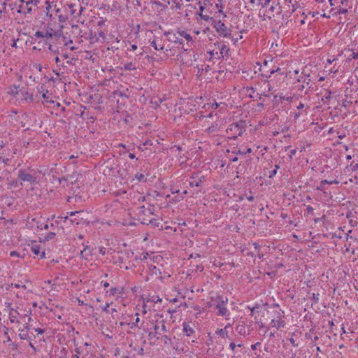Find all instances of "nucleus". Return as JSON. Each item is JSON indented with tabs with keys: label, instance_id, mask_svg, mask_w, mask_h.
<instances>
[{
	"label": "nucleus",
	"instance_id": "1",
	"mask_svg": "<svg viewBox=\"0 0 358 358\" xmlns=\"http://www.w3.org/2000/svg\"><path fill=\"white\" fill-rule=\"evenodd\" d=\"M201 120L203 122V127L209 132L215 131L223 124V121L219 118L217 114H213V111L207 115H201Z\"/></svg>",
	"mask_w": 358,
	"mask_h": 358
},
{
	"label": "nucleus",
	"instance_id": "2",
	"mask_svg": "<svg viewBox=\"0 0 358 358\" xmlns=\"http://www.w3.org/2000/svg\"><path fill=\"white\" fill-rule=\"evenodd\" d=\"M294 77H292V90L296 92H302L309 84V82L306 81L307 77L303 73L299 75V70H294Z\"/></svg>",
	"mask_w": 358,
	"mask_h": 358
},
{
	"label": "nucleus",
	"instance_id": "3",
	"mask_svg": "<svg viewBox=\"0 0 358 358\" xmlns=\"http://www.w3.org/2000/svg\"><path fill=\"white\" fill-rule=\"evenodd\" d=\"M271 314V311L265 307H254L251 310V315L254 317L260 329L265 327V321L262 320V318H259V316L262 315V317L266 316L269 318Z\"/></svg>",
	"mask_w": 358,
	"mask_h": 358
},
{
	"label": "nucleus",
	"instance_id": "4",
	"mask_svg": "<svg viewBox=\"0 0 358 358\" xmlns=\"http://www.w3.org/2000/svg\"><path fill=\"white\" fill-rule=\"evenodd\" d=\"M21 4L19 5L18 13H29L34 7L40 3L41 0H19Z\"/></svg>",
	"mask_w": 358,
	"mask_h": 358
},
{
	"label": "nucleus",
	"instance_id": "5",
	"mask_svg": "<svg viewBox=\"0 0 358 358\" xmlns=\"http://www.w3.org/2000/svg\"><path fill=\"white\" fill-rule=\"evenodd\" d=\"M227 133L229 138H236L243 133V124L241 122H234L231 124L227 129Z\"/></svg>",
	"mask_w": 358,
	"mask_h": 358
},
{
	"label": "nucleus",
	"instance_id": "6",
	"mask_svg": "<svg viewBox=\"0 0 358 358\" xmlns=\"http://www.w3.org/2000/svg\"><path fill=\"white\" fill-rule=\"evenodd\" d=\"M213 27L220 36L224 38H228L231 36L230 30L221 20L215 21Z\"/></svg>",
	"mask_w": 358,
	"mask_h": 358
},
{
	"label": "nucleus",
	"instance_id": "7",
	"mask_svg": "<svg viewBox=\"0 0 358 358\" xmlns=\"http://www.w3.org/2000/svg\"><path fill=\"white\" fill-rule=\"evenodd\" d=\"M34 224H35L36 227L41 230L49 229V224L48 221L45 220L44 217H35L31 220Z\"/></svg>",
	"mask_w": 358,
	"mask_h": 358
},
{
	"label": "nucleus",
	"instance_id": "8",
	"mask_svg": "<svg viewBox=\"0 0 358 358\" xmlns=\"http://www.w3.org/2000/svg\"><path fill=\"white\" fill-rule=\"evenodd\" d=\"M18 178L22 182H34L35 179L29 173H26L22 170H20L18 172Z\"/></svg>",
	"mask_w": 358,
	"mask_h": 358
},
{
	"label": "nucleus",
	"instance_id": "9",
	"mask_svg": "<svg viewBox=\"0 0 358 358\" xmlns=\"http://www.w3.org/2000/svg\"><path fill=\"white\" fill-rule=\"evenodd\" d=\"M31 251L36 255L40 256L41 258H44L45 257V252L43 250H42L41 245L39 244H32L31 245Z\"/></svg>",
	"mask_w": 358,
	"mask_h": 358
},
{
	"label": "nucleus",
	"instance_id": "10",
	"mask_svg": "<svg viewBox=\"0 0 358 358\" xmlns=\"http://www.w3.org/2000/svg\"><path fill=\"white\" fill-rule=\"evenodd\" d=\"M271 324L273 327L280 329L283 327L285 324V321L281 319L280 316L271 319Z\"/></svg>",
	"mask_w": 358,
	"mask_h": 358
},
{
	"label": "nucleus",
	"instance_id": "11",
	"mask_svg": "<svg viewBox=\"0 0 358 358\" xmlns=\"http://www.w3.org/2000/svg\"><path fill=\"white\" fill-rule=\"evenodd\" d=\"M217 308L218 309V313L222 316H228L229 315V310L225 306L224 301H222L221 303L217 305Z\"/></svg>",
	"mask_w": 358,
	"mask_h": 358
},
{
	"label": "nucleus",
	"instance_id": "12",
	"mask_svg": "<svg viewBox=\"0 0 358 358\" xmlns=\"http://www.w3.org/2000/svg\"><path fill=\"white\" fill-rule=\"evenodd\" d=\"M182 330L187 336H190L194 332L193 328L187 322L182 323Z\"/></svg>",
	"mask_w": 358,
	"mask_h": 358
},
{
	"label": "nucleus",
	"instance_id": "13",
	"mask_svg": "<svg viewBox=\"0 0 358 358\" xmlns=\"http://www.w3.org/2000/svg\"><path fill=\"white\" fill-rule=\"evenodd\" d=\"M49 229L50 231L49 234L46 237L47 239L52 238L56 235V234L57 233V231L59 230L58 227H55L53 223H52V222L49 224Z\"/></svg>",
	"mask_w": 358,
	"mask_h": 358
},
{
	"label": "nucleus",
	"instance_id": "14",
	"mask_svg": "<svg viewBox=\"0 0 358 358\" xmlns=\"http://www.w3.org/2000/svg\"><path fill=\"white\" fill-rule=\"evenodd\" d=\"M36 36L37 37L41 38H51L52 36V34L51 33H49L48 31H37L36 33Z\"/></svg>",
	"mask_w": 358,
	"mask_h": 358
},
{
	"label": "nucleus",
	"instance_id": "15",
	"mask_svg": "<svg viewBox=\"0 0 358 358\" xmlns=\"http://www.w3.org/2000/svg\"><path fill=\"white\" fill-rule=\"evenodd\" d=\"M215 45L217 46L218 49L220 51V54L222 55H223L224 53H226L228 51V49L227 48V46L224 44L215 43Z\"/></svg>",
	"mask_w": 358,
	"mask_h": 358
},
{
	"label": "nucleus",
	"instance_id": "16",
	"mask_svg": "<svg viewBox=\"0 0 358 358\" xmlns=\"http://www.w3.org/2000/svg\"><path fill=\"white\" fill-rule=\"evenodd\" d=\"M178 34L186 39L187 41H192V38L190 34H187L185 31H179Z\"/></svg>",
	"mask_w": 358,
	"mask_h": 358
},
{
	"label": "nucleus",
	"instance_id": "17",
	"mask_svg": "<svg viewBox=\"0 0 358 358\" xmlns=\"http://www.w3.org/2000/svg\"><path fill=\"white\" fill-rule=\"evenodd\" d=\"M346 217L347 218L350 219V224L351 227H355L357 226V222L356 220H354L352 219H351V217H352V212H348L346 215Z\"/></svg>",
	"mask_w": 358,
	"mask_h": 358
},
{
	"label": "nucleus",
	"instance_id": "18",
	"mask_svg": "<svg viewBox=\"0 0 358 358\" xmlns=\"http://www.w3.org/2000/svg\"><path fill=\"white\" fill-rule=\"evenodd\" d=\"M219 106V104L217 103H208L207 104L203 106V108H208V109H217Z\"/></svg>",
	"mask_w": 358,
	"mask_h": 358
},
{
	"label": "nucleus",
	"instance_id": "19",
	"mask_svg": "<svg viewBox=\"0 0 358 358\" xmlns=\"http://www.w3.org/2000/svg\"><path fill=\"white\" fill-rule=\"evenodd\" d=\"M133 180H136L139 182L145 180V176L140 173H136Z\"/></svg>",
	"mask_w": 358,
	"mask_h": 358
},
{
	"label": "nucleus",
	"instance_id": "20",
	"mask_svg": "<svg viewBox=\"0 0 358 358\" xmlns=\"http://www.w3.org/2000/svg\"><path fill=\"white\" fill-rule=\"evenodd\" d=\"M216 333L223 338L227 337L228 334V331L226 330V328L218 329Z\"/></svg>",
	"mask_w": 358,
	"mask_h": 358
},
{
	"label": "nucleus",
	"instance_id": "21",
	"mask_svg": "<svg viewBox=\"0 0 358 358\" xmlns=\"http://www.w3.org/2000/svg\"><path fill=\"white\" fill-rule=\"evenodd\" d=\"M9 318L12 323H15L18 322L16 316V312H10L9 314Z\"/></svg>",
	"mask_w": 358,
	"mask_h": 358
},
{
	"label": "nucleus",
	"instance_id": "22",
	"mask_svg": "<svg viewBox=\"0 0 358 358\" xmlns=\"http://www.w3.org/2000/svg\"><path fill=\"white\" fill-rule=\"evenodd\" d=\"M136 69V68L135 65L131 62L125 64L124 66V69L128 70V71L135 70Z\"/></svg>",
	"mask_w": 358,
	"mask_h": 358
},
{
	"label": "nucleus",
	"instance_id": "23",
	"mask_svg": "<svg viewBox=\"0 0 358 358\" xmlns=\"http://www.w3.org/2000/svg\"><path fill=\"white\" fill-rule=\"evenodd\" d=\"M90 252V250L89 248H86L83 251H81L80 255L83 258H85V259H88L87 255Z\"/></svg>",
	"mask_w": 358,
	"mask_h": 358
},
{
	"label": "nucleus",
	"instance_id": "24",
	"mask_svg": "<svg viewBox=\"0 0 358 358\" xmlns=\"http://www.w3.org/2000/svg\"><path fill=\"white\" fill-rule=\"evenodd\" d=\"M324 184H330V185L338 184V181L336 180H324L321 181V185H322Z\"/></svg>",
	"mask_w": 358,
	"mask_h": 358
},
{
	"label": "nucleus",
	"instance_id": "25",
	"mask_svg": "<svg viewBox=\"0 0 358 358\" xmlns=\"http://www.w3.org/2000/svg\"><path fill=\"white\" fill-rule=\"evenodd\" d=\"M201 182V180H192L189 182V185L192 187H199Z\"/></svg>",
	"mask_w": 358,
	"mask_h": 358
},
{
	"label": "nucleus",
	"instance_id": "26",
	"mask_svg": "<svg viewBox=\"0 0 358 358\" xmlns=\"http://www.w3.org/2000/svg\"><path fill=\"white\" fill-rule=\"evenodd\" d=\"M300 115H306V112L305 110H299L298 113H294V117L297 118Z\"/></svg>",
	"mask_w": 358,
	"mask_h": 358
},
{
	"label": "nucleus",
	"instance_id": "27",
	"mask_svg": "<svg viewBox=\"0 0 358 358\" xmlns=\"http://www.w3.org/2000/svg\"><path fill=\"white\" fill-rule=\"evenodd\" d=\"M151 45L156 50H162L164 48L163 46H161L159 48H158L155 41H152L151 42Z\"/></svg>",
	"mask_w": 358,
	"mask_h": 358
},
{
	"label": "nucleus",
	"instance_id": "28",
	"mask_svg": "<svg viewBox=\"0 0 358 358\" xmlns=\"http://www.w3.org/2000/svg\"><path fill=\"white\" fill-rule=\"evenodd\" d=\"M313 300L315 303H318L319 301V294H313Z\"/></svg>",
	"mask_w": 358,
	"mask_h": 358
},
{
	"label": "nucleus",
	"instance_id": "29",
	"mask_svg": "<svg viewBox=\"0 0 358 358\" xmlns=\"http://www.w3.org/2000/svg\"><path fill=\"white\" fill-rule=\"evenodd\" d=\"M192 31L193 33H194L196 35L200 34L201 32L202 31L200 29H197V28H192Z\"/></svg>",
	"mask_w": 358,
	"mask_h": 358
},
{
	"label": "nucleus",
	"instance_id": "30",
	"mask_svg": "<svg viewBox=\"0 0 358 358\" xmlns=\"http://www.w3.org/2000/svg\"><path fill=\"white\" fill-rule=\"evenodd\" d=\"M208 53L211 57H213L215 55H218V52H215V50H209L208 51Z\"/></svg>",
	"mask_w": 358,
	"mask_h": 358
},
{
	"label": "nucleus",
	"instance_id": "31",
	"mask_svg": "<svg viewBox=\"0 0 358 358\" xmlns=\"http://www.w3.org/2000/svg\"><path fill=\"white\" fill-rule=\"evenodd\" d=\"M148 337H149V338H150V339H155V338H157V336H156V334H154V333H152V332L149 333V334H148Z\"/></svg>",
	"mask_w": 358,
	"mask_h": 358
},
{
	"label": "nucleus",
	"instance_id": "32",
	"mask_svg": "<svg viewBox=\"0 0 358 358\" xmlns=\"http://www.w3.org/2000/svg\"><path fill=\"white\" fill-rule=\"evenodd\" d=\"M243 38V36L242 35H240V36L238 38H234L232 37L231 38V41L234 42V43H236L238 41V39H241Z\"/></svg>",
	"mask_w": 358,
	"mask_h": 358
},
{
	"label": "nucleus",
	"instance_id": "33",
	"mask_svg": "<svg viewBox=\"0 0 358 358\" xmlns=\"http://www.w3.org/2000/svg\"><path fill=\"white\" fill-rule=\"evenodd\" d=\"M110 310L109 308V303H106L103 307V310L106 313H108V311Z\"/></svg>",
	"mask_w": 358,
	"mask_h": 358
},
{
	"label": "nucleus",
	"instance_id": "34",
	"mask_svg": "<svg viewBox=\"0 0 358 358\" xmlns=\"http://www.w3.org/2000/svg\"><path fill=\"white\" fill-rule=\"evenodd\" d=\"M115 313H117V310L114 308H110L107 313L113 315Z\"/></svg>",
	"mask_w": 358,
	"mask_h": 358
},
{
	"label": "nucleus",
	"instance_id": "35",
	"mask_svg": "<svg viewBox=\"0 0 358 358\" xmlns=\"http://www.w3.org/2000/svg\"><path fill=\"white\" fill-rule=\"evenodd\" d=\"M304 108V105L301 103H299V104L298 106H296V108L297 110H303V108Z\"/></svg>",
	"mask_w": 358,
	"mask_h": 358
},
{
	"label": "nucleus",
	"instance_id": "36",
	"mask_svg": "<svg viewBox=\"0 0 358 358\" xmlns=\"http://www.w3.org/2000/svg\"><path fill=\"white\" fill-rule=\"evenodd\" d=\"M99 252L100 254H101L102 255H104L106 254V248H103V247H101L99 248Z\"/></svg>",
	"mask_w": 358,
	"mask_h": 358
},
{
	"label": "nucleus",
	"instance_id": "37",
	"mask_svg": "<svg viewBox=\"0 0 358 358\" xmlns=\"http://www.w3.org/2000/svg\"><path fill=\"white\" fill-rule=\"evenodd\" d=\"M136 315L137 317L136 319L135 322L133 324L134 326H137L138 322H139V321H140V319L138 317V313H136Z\"/></svg>",
	"mask_w": 358,
	"mask_h": 358
},
{
	"label": "nucleus",
	"instance_id": "38",
	"mask_svg": "<svg viewBox=\"0 0 358 358\" xmlns=\"http://www.w3.org/2000/svg\"><path fill=\"white\" fill-rule=\"evenodd\" d=\"M347 12H348V10L346 8H341L338 10V13H341V14H345Z\"/></svg>",
	"mask_w": 358,
	"mask_h": 358
},
{
	"label": "nucleus",
	"instance_id": "39",
	"mask_svg": "<svg viewBox=\"0 0 358 358\" xmlns=\"http://www.w3.org/2000/svg\"><path fill=\"white\" fill-rule=\"evenodd\" d=\"M10 255L11 257H18L19 256L18 253L17 252H15V251L11 252Z\"/></svg>",
	"mask_w": 358,
	"mask_h": 358
},
{
	"label": "nucleus",
	"instance_id": "40",
	"mask_svg": "<svg viewBox=\"0 0 358 358\" xmlns=\"http://www.w3.org/2000/svg\"><path fill=\"white\" fill-rule=\"evenodd\" d=\"M160 301H161V299L159 296L153 297V299H152V301H154L155 303H157Z\"/></svg>",
	"mask_w": 358,
	"mask_h": 358
},
{
	"label": "nucleus",
	"instance_id": "41",
	"mask_svg": "<svg viewBox=\"0 0 358 358\" xmlns=\"http://www.w3.org/2000/svg\"><path fill=\"white\" fill-rule=\"evenodd\" d=\"M229 348H230L232 350H234L235 349V348H236V344H235L234 343H231L229 344Z\"/></svg>",
	"mask_w": 358,
	"mask_h": 358
},
{
	"label": "nucleus",
	"instance_id": "42",
	"mask_svg": "<svg viewBox=\"0 0 358 358\" xmlns=\"http://www.w3.org/2000/svg\"><path fill=\"white\" fill-rule=\"evenodd\" d=\"M136 49H137V45L136 44L131 45V49H130L131 51H135Z\"/></svg>",
	"mask_w": 358,
	"mask_h": 358
},
{
	"label": "nucleus",
	"instance_id": "43",
	"mask_svg": "<svg viewBox=\"0 0 358 358\" xmlns=\"http://www.w3.org/2000/svg\"><path fill=\"white\" fill-rule=\"evenodd\" d=\"M352 57L353 59H358V52H353L352 55Z\"/></svg>",
	"mask_w": 358,
	"mask_h": 358
},
{
	"label": "nucleus",
	"instance_id": "44",
	"mask_svg": "<svg viewBox=\"0 0 358 358\" xmlns=\"http://www.w3.org/2000/svg\"><path fill=\"white\" fill-rule=\"evenodd\" d=\"M329 2L331 6H335L336 0H329Z\"/></svg>",
	"mask_w": 358,
	"mask_h": 358
},
{
	"label": "nucleus",
	"instance_id": "45",
	"mask_svg": "<svg viewBox=\"0 0 358 358\" xmlns=\"http://www.w3.org/2000/svg\"><path fill=\"white\" fill-rule=\"evenodd\" d=\"M331 98V92H328L327 94L325 96L326 99H329Z\"/></svg>",
	"mask_w": 358,
	"mask_h": 358
},
{
	"label": "nucleus",
	"instance_id": "46",
	"mask_svg": "<svg viewBox=\"0 0 358 358\" xmlns=\"http://www.w3.org/2000/svg\"><path fill=\"white\" fill-rule=\"evenodd\" d=\"M292 238H296V239H297V240H301V239H302V238H300L299 236H297V235H296V234H292Z\"/></svg>",
	"mask_w": 358,
	"mask_h": 358
},
{
	"label": "nucleus",
	"instance_id": "47",
	"mask_svg": "<svg viewBox=\"0 0 358 358\" xmlns=\"http://www.w3.org/2000/svg\"><path fill=\"white\" fill-rule=\"evenodd\" d=\"M218 13H219L220 14H222V15H223V17H226V15H225V14L223 13V10H222V8H220V9H219V10H218Z\"/></svg>",
	"mask_w": 358,
	"mask_h": 358
},
{
	"label": "nucleus",
	"instance_id": "48",
	"mask_svg": "<svg viewBox=\"0 0 358 358\" xmlns=\"http://www.w3.org/2000/svg\"><path fill=\"white\" fill-rule=\"evenodd\" d=\"M129 157L130 159H134L136 157H135V155L134 153H129Z\"/></svg>",
	"mask_w": 358,
	"mask_h": 358
},
{
	"label": "nucleus",
	"instance_id": "49",
	"mask_svg": "<svg viewBox=\"0 0 358 358\" xmlns=\"http://www.w3.org/2000/svg\"><path fill=\"white\" fill-rule=\"evenodd\" d=\"M307 210H308V213H310L313 210V208L310 206H308Z\"/></svg>",
	"mask_w": 358,
	"mask_h": 358
},
{
	"label": "nucleus",
	"instance_id": "50",
	"mask_svg": "<svg viewBox=\"0 0 358 358\" xmlns=\"http://www.w3.org/2000/svg\"><path fill=\"white\" fill-rule=\"evenodd\" d=\"M36 331L38 333V334H43V330L41 329H36Z\"/></svg>",
	"mask_w": 358,
	"mask_h": 358
},
{
	"label": "nucleus",
	"instance_id": "51",
	"mask_svg": "<svg viewBox=\"0 0 358 358\" xmlns=\"http://www.w3.org/2000/svg\"><path fill=\"white\" fill-rule=\"evenodd\" d=\"M348 0H341V4L345 5Z\"/></svg>",
	"mask_w": 358,
	"mask_h": 358
},
{
	"label": "nucleus",
	"instance_id": "52",
	"mask_svg": "<svg viewBox=\"0 0 358 358\" xmlns=\"http://www.w3.org/2000/svg\"><path fill=\"white\" fill-rule=\"evenodd\" d=\"M77 213H78V212L76 211V212H71L69 214L70 216H73V215H75Z\"/></svg>",
	"mask_w": 358,
	"mask_h": 358
},
{
	"label": "nucleus",
	"instance_id": "53",
	"mask_svg": "<svg viewBox=\"0 0 358 358\" xmlns=\"http://www.w3.org/2000/svg\"><path fill=\"white\" fill-rule=\"evenodd\" d=\"M352 232V230H350L348 231V233H351ZM349 238H352V236H350V235H349V234H347V240H348Z\"/></svg>",
	"mask_w": 358,
	"mask_h": 358
},
{
	"label": "nucleus",
	"instance_id": "54",
	"mask_svg": "<svg viewBox=\"0 0 358 358\" xmlns=\"http://www.w3.org/2000/svg\"><path fill=\"white\" fill-rule=\"evenodd\" d=\"M271 0H264V6H266L270 3Z\"/></svg>",
	"mask_w": 358,
	"mask_h": 358
},
{
	"label": "nucleus",
	"instance_id": "55",
	"mask_svg": "<svg viewBox=\"0 0 358 358\" xmlns=\"http://www.w3.org/2000/svg\"><path fill=\"white\" fill-rule=\"evenodd\" d=\"M322 16L326 18H330V15H327L325 13L322 14Z\"/></svg>",
	"mask_w": 358,
	"mask_h": 358
},
{
	"label": "nucleus",
	"instance_id": "56",
	"mask_svg": "<svg viewBox=\"0 0 358 358\" xmlns=\"http://www.w3.org/2000/svg\"><path fill=\"white\" fill-rule=\"evenodd\" d=\"M258 344H259V343H257L256 344L252 345V348L253 350L256 349V345H258Z\"/></svg>",
	"mask_w": 358,
	"mask_h": 358
},
{
	"label": "nucleus",
	"instance_id": "57",
	"mask_svg": "<svg viewBox=\"0 0 358 358\" xmlns=\"http://www.w3.org/2000/svg\"><path fill=\"white\" fill-rule=\"evenodd\" d=\"M317 3H323L324 0H315Z\"/></svg>",
	"mask_w": 358,
	"mask_h": 358
},
{
	"label": "nucleus",
	"instance_id": "58",
	"mask_svg": "<svg viewBox=\"0 0 358 358\" xmlns=\"http://www.w3.org/2000/svg\"><path fill=\"white\" fill-rule=\"evenodd\" d=\"M231 327V324L229 323L228 324H227V325L225 326V327H224V328H226V330H227V329L229 327Z\"/></svg>",
	"mask_w": 358,
	"mask_h": 358
},
{
	"label": "nucleus",
	"instance_id": "59",
	"mask_svg": "<svg viewBox=\"0 0 358 358\" xmlns=\"http://www.w3.org/2000/svg\"><path fill=\"white\" fill-rule=\"evenodd\" d=\"M158 329H159V327H158L157 325H155V326L154 327V329H155V331H157V330H158Z\"/></svg>",
	"mask_w": 358,
	"mask_h": 358
},
{
	"label": "nucleus",
	"instance_id": "60",
	"mask_svg": "<svg viewBox=\"0 0 358 358\" xmlns=\"http://www.w3.org/2000/svg\"><path fill=\"white\" fill-rule=\"evenodd\" d=\"M108 285H109L108 282H104V284H103V286L106 287H108Z\"/></svg>",
	"mask_w": 358,
	"mask_h": 358
},
{
	"label": "nucleus",
	"instance_id": "61",
	"mask_svg": "<svg viewBox=\"0 0 358 358\" xmlns=\"http://www.w3.org/2000/svg\"><path fill=\"white\" fill-rule=\"evenodd\" d=\"M42 96H43V98L44 99H45L47 98V96H46V94H43Z\"/></svg>",
	"mask_w": 358,
	"mask_h": 358
},
{
	"label": "nucleus",
	"instance_id": "62",
	"mask_svg": "<svg viewBox=\"0 0 358 358\" xmlns=\"http://www.w3.org/2000/svg\"><path fill=\"white\" fill-rule=\"evenodd\" d=\"M202 17H203L205 20H208V17L202 16Z\"/></svg>",
	"mask_w": 358,
	"mask_h": 358
},
{
	"label": "nucleus",
	"instance_id": "63",
	"mask_svg": "<svg viewBox=\"0 0 358 358\" xmlns=\"http://www.w3.org/2000/svg\"><path fill=\"white\" fill-rule=\"evenodd\" d=\"M295 152H296L295 150H292V155H294L295 154Z\"/></svg>",
	"mask_w": 358,
	"mask_h": 358
},
{
	"label": "nucleus",
	"instance_id": "64",
	"mask_svg": "<svg viewBox=\"0 0 358 358\" xmlns=\"http://www.w3.org/2000/svg\"><path fill=\"white\" fill-rule=\"evenodd\" d=\"M143 314H145L147 313V310H145V308H144V310L143 311Z\"/></svg>",
	"mask_w": 358,
	"mask_h": 358
}]
</instances>
